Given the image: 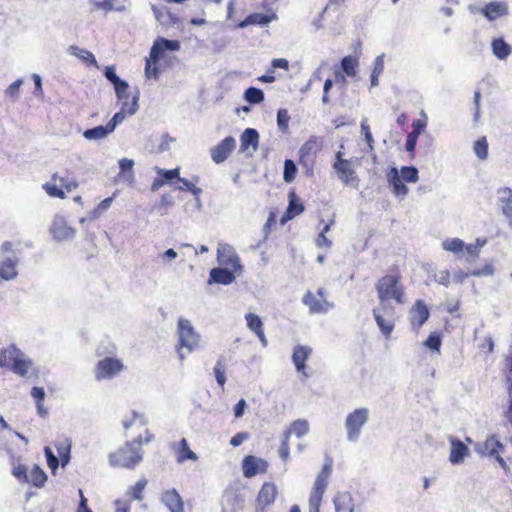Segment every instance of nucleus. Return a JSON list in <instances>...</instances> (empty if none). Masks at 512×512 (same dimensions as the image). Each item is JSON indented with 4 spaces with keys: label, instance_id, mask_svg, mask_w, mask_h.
I'll use <instances>...</instances> for the list:
<instances>
[{
    "label": "nucleus",
    "instance_id": "24",
    "mask_svg": "<svg viewBox=\"0 0 512 512\" xmlns=\"http://www.w3.org/2000/svg\"><path fill=\"white\" fill-rule=\"evenodd\" d=\"M327 483L328 482L319 479L315 480L313 491L309 498L310 512H319L321 501L327 487Z\"/></svg>",
    "mask_w": 512,
    "mask_h": 512
},
{
    "label": "nucleus",
    "instance_id": "2",
    "mask_svg": "<svg viewBox=\"0 0 512 512\" xmlns=\"http://www.w3.org/2000/svg\"><path fill=\"white\" fill-rule=\"evenodd\" d=\"M154 438L153 434L145 429V437L139 435L133 441L126 442L122 447L109 455L110 465L134 469L142 461L141 446L149 443Z\"/></svg>",
    "mask_w": 512,
    "mask_h": 512
},
{
    "label": "nucleus",
    "instance_id": "43",
    "mask_svg": "<svg viewBox=\"0 0 512 512\" xmlns=\"http://www.w3.org/2000/svg\"><path fill=\"white\" fill-rule=\"evenodd\" d=\"M31 396L36 402L38 413L41 416H45L47 411L43 407V401L45 398V391L42 387H33L31 390Z\"/></svg>",
    "mask_w": 512,
    "mask_h": 512
},
{
    "label": "nucleus",
    "instance_id": "36",
    "mask_svg": "<svg viewBox=\"0 0 512 512\" xmlns=\"http://www.w3.org/2000/svg\"><path fill=\"white\" fill-rule=\"evenodd\" d=\"M501 195L500 202L502 204V212L508 217L512 218V189L503 187L498 190Z\"/></svg>",
    "mask_w": 512,
    "mask_h": 512
},
{
    "label": "nucleus",
    "instance_id": "12",
    "mask_svg": "<svg viewBox=\"0 0 512 512\" xmlns=\"http://www.w3.org/2000/svg\"><path fill=\"white\" fill-rule=\"evenodd\" d=\"M303 303L309 307L311 313H326L332 306L327 301L322 288H319L316 293L308 291L303 296Z\"/></svg>",
    "mask_w": 512,
    "mask_h": 512
},
{
    "label": "nucleus",
    "instance_id": "25",
    "mask_svg": "<svg viewBox=\"0 0 512 512\" xmlns=\"http://www.w3.org/2000/svg\"><path fill=\"white\" fill-rule=\"evenodd\" d=\"M248 328L255 333L261 344L266 347L268 340L264 333L263 322L261 318L254 313H247L245 315Z\"/></svg>",
    "mask_w": 512,
    "mask_h": 512
},
{
    "label": "nucleus",
    "instance_id": "19",
    "mask_svg": "<svg viewBox=\"0 0 512 512\" xmlns=\"http://www.w3.org/2000/svg\"><path fill=\"white\" fill-rule=\"evenodd\" d=\"M289 204L281 218V223L284 224L294 217L304 212L305 207L303 202L299 199L294 190H291L288 194Z\"/></svg>",
    "mask_w": 512,
    "mask_h": 512
},
{
    "label": "nucleus",
    "instance_id": "5",
    "mask_svg": "<svg viewBox=\"0 0 512 512\" xmlns=\"http://www.w3.org/2000/svg\"><path fill=\"white\" fill-rule=\"evenodd\" d=\"M31 366L32 361L26 359L24 353L15 345L0 349V367L9 368L15 374L25 377Z\"/></svg>",
    "mask_w": 512,
    "mask_h": 512
},
{
    "label": "nucleus",
    "instance_id": "37",
    "mask_svg": "<svg viewBox=\"0 0 512 512\" xmlns=\"http://www.w3.org/2000/svg\"><path fill=\"white\" fill-rule=\"evenodd\" d=\"M121 102V109L128 114H134L138 109V95H130L129 89L125 91L123 97L118 98Z\"/></svg>",
    "mask_w": 512,
    "mask_h": 512
},
{
    "label": "nucleus",
    "instance_id": "29",
    "mask_svg": "<svg viewBox=\"0 0 512 512\" xmlns=\"http://www.w3.org/2000/svg\"><path fill=\"white\" fill-rule=\"evenodd\" d=\"M104 75L113 84L117 97H123L125 91L129 89V84L117 76L113 66L105 67Z\"/></svg>",
    "mask_w": 512,
    "mask_h": 512
},
{
    "label": "nucleus",
    "instance_id": "47",
    "mask_svg": "<svg viewBox=\"0 0 512 512\" xmlns=\"http://www.w3.org/2000/svg\"><path fill=\"white\" fill-rule=\"evenodd\" d=\"M336 512H353L351 499L345 495L337 496L334 499Z\"/></svg>",
    "mask_w": 512,
    "mask_h": 512
},
{
    "label": "nucleus",
    "instance_id": "4",
    "mask_svg": "<svg viewBox=\"0 0 512 512\" xmlns=\"http://www.w3.org/2000/svg\"><path fill=\"white\" fill-rule=\"evenodd\" d=\"M79 182L73 171L66 169L63 174L58 172L51 175V180L42 185L43 190L52 198L64 199L66 193L77 189Z\"/></svg>",
    "mask_w": 512,
    "mask_h": 512
},
{
    "label": "nucleus",
    "instance_id": "7",
    "mask_svg": "<svg viewBox=\"0 0 512 512\" xmlns=\"http://www.w3.org/2000/svg\"><path fill=\"white\" fill-rule=\"evenodd\" d=\"M343 152L335 154V161L332 165L338 179L346 186L357 187L360 179L357 176L352 160L344 159Z\"/></svg>",
    "mask_w": 512,
    "mask_h": 512
},
{
    "label": "nucleus",
    "instance_id": "31",
    "mask_svg": "<svg viewBox=\"0 0 512 512\" xmlns=\"http://www.w3.org/2000/svg\"><path fill=\"white\" fill-rule=\"evenodd\" d=\"M234 280V274L231 271L223 268H213L209 274L210 283L228 285L231 284Z\"/></svg>",
    "mask_w": 512,
    "mask_h": 512
},
{
    "label": "nucleus",
    "instance_id": "20",
    "mask_svg": "<svg viewBox=\"0 0 512 512\" xmlns=\"http://www.w3.org/2000/svg\"><path fill=\"white\" fill-rule=\"evenodd\" d=\"M161 501L170 512H184V502L175 489L164 491Z\"/></svg>",
    "mask_w": 512,
    "mask_h": 512
},
{
    "label": "nucleus",
    "instance_id": "46",
    "mask_svg": "<svg viewBox=\"0 0 512 512\" xmlns=\"http://www.w3.org/2000/svg\"><path fill=\"white\" fill-rule=\"evenodd\" d=\"M148 424V420L143 414H139L138 412H132V417L129 420L123 421V427L125 430H128L134 425H139L142 427H146Z\"/></svg>",
    "mask_w": 512,
    "mask_h": 512
},
{
    "label": "nucleus",
    "instance_id": "49",
    "mask_svg": "<svg viewBox=\"0 0 512 512\" xmlns=\"http://www.w3.org/2000/svg\"><path fill=\"white\" fill-rule=\"evenodd\" d=\"M245 99L250 103L257 104L264 100V93L259 88L249 87L245 91Z\"/></svg>",
    "mask_w": 512,
    "mask_h": 512
},
{
    "label": "nucleus",
    "instance_id": "3",
    "mask_svg": "<svg viewBox=\"0 0 512 512\" xmlns=\"http://www.w3.org/2000/svg\"><path fill=\"white\" fill-rule=\"evenodd\" d=\"M180 49V42L178 40H168L163 37H158L149 53V57L145 61V76L149 79H158L160 74L159 61L166 50L178 51Z\"/></svg>",
    "mask_w": 512,
    "mask_h": 512
},
{
    "label": "nucleus",
    "instance_id": "32",
    "mask_svg": "<svg viewBox=\"0 0 512 512\" xmlns=\"http://www.w3.org/2000/svg\"><path fill=\"white\" fill-rule=\"evenodd\" d=\"M241 145L240 150L246 151L250 146L253 147L254 150L257 149L259 143V133L257 130L253 128H247L244 130L240 137Z\"/></svg>",
    "mask_w": 512,
    "mask_h": 512
},
{
    "label": "nucleus",
    "instance_id": "38",
    "mask_svg": "<svg viewBox=\"0 0 512 512\" xmlns=\"http://www.w3.org/2000/svg\"><path fill=\"white\" fill-rule=\"evenodd\" d=\"M506 368V379L509 383V389L512 391V350L509 356L504 360ZM505 417L512 426V400L510 401L507 410L505 411Z\"/></svg>",
    "mask_w": 512,
    "mask_h": 512
},
{
    "label": "nucleus",
    "instance_id": "51",
    "mask_svg": "<svg viewBox=\"0 0 512 512\" xmlns=\"http://www.w3.org/2000/svg\"><path fill=\"white\" fill-rule=\"evenodd\" d=\"M147 485L146 479L139 480L134 486L129 489L131 499L141 501L143 500V491Z\"/></svg>",
    "mask_w": 512,
    "mask_h": 512
},
{
    "label": "nucleus",
    "instance_id": "14",
    "mask_svg": "<svg viewBox=\"0 0 512 512\" xmlns=\"http://www.w3.org/2000/svg\"><path fill=\"white\" fill-rule=\"evenodd\" d=\"M268 467L269 464L266 460L255 457L253 455H248L244 457L242 461L243 475L246 478H252L257 474L266 473Z\"/></svg>",
    "mask_w": 512,
    "mask_h": 512
},
{
    "label": "nucleus",
    "instance_id": "16",
    "mask_svg": "<svg viewBox=\"0 0 512 512\" xmlns=\"http://www.w3.org/2000/svg\"><path fill=\"white\" fill-rule=\"evenodd\" d=\"M235 139L231 136L224 138L211 149L212 160L219 164L224 162L235 149Z\"/></svg>",
    "mask_w": 512,
    "mask_h": 512
},
{
    "label": "nucleus",
    "instance_id": "54",
    "mask_svg": "<svg viewBox=\"0 0 512 512\" xmlns=\"http://www.w3.org/2000/svg\"><path fill=\"white\" fill-rule=\"evenodd\" d=\"M72 49L76 51L74 54L77 57H79L86 64L92 65V66H95V67L98 66L97 65V61L95 59V56L90 51L84 50V49H79L77 47H72Z\"/></svg>",
    "mask_w": 512,
    "mask_h": 512
},
{
    "label": "nucleus",
    "instance_id": "22",
    "mask_svg": "<svg viewBox=\"0 0 512 512\" xmlns=\"http://www.w3.org/2000/svg\"><path fill=\"white\" fill-rule=\"evenodd\" d=\"M482 14L489 20L494 21L508 14V5L505 2H489L481 10Z\"/></svg>",
    "mask_w": 512,
    "mask_h": 512
},
{
    "label": "nucleus",
    "instance_id": "42",
    "mask_svg": "<svg viewBox=\"0 0 512 512\" xmlns=\"http://www.w3.org/2000/svg\"><path fill=\"white\" fill-rule=\"evenodd\" d=\"M112 131L106 124L105 126H97L91 129H87L84 131L83 135L86 139L89 140H98L106 137Z\"/></svg>",
    "mask_w": 512,
    "mask_h": 512
},
{
    "label": "nucleus",
    "instance_id": "45",
    "mask_svg": "<svg viewBox=\"0 0 512 512\" xmlns=\"http://www.w3.org/2000/svg\"><path fill=\"white\" fill-rule=\"evenodd\" d=\"M474 152L480 160H485L488 157V142L485 136L479 138L474 143Z\"/></svg>",
    "mask_w": 512,
    "mask_h": 512
},
{
    "label": "nucleus",
    "instance_id": "56",
    "mask_svg": "<svg viewBox=\"0 0 512 512\" xmlns=\"http://www.w3.org/2000/svg\"><path fill=\"white\" fill-rule=\"evenodd\" d=\"M289 439H290V431H285L283 440L279 447V456L281 457V459L284 462H286L289 459V454H290Z\"/></svg>",
    "mask_w": 512,
    "mask_h": 512
},
{
    "label": "nucleus",
    "instance_id": "52",
    "mask_svg": "<svg viewBox=\"0 0 512 512\" xmlns=\"http://www.w3.org/2000/svg\"><path fill=\"white\" fill-rule=\"evenodd\" d=\"M296 172H297V168H296L295 163L290 159L285 160L284 173H283L284 181L287 183L292 182L295 179Z\"/></svg>",
    "mask_w": 512,
    "mask_h": 512
},
{
    "label": "nucleus",
    "instance_id": "40",
    "mask_svg": "<svg viewBox=\"0 0 512 512\" xmlns=\"http://www.w3.org/2000/svg\"><path fill=\"white\" fill-rule=\"evenodd\" d=\"M334 223H335V214L333 213L331 218L328 220L327 223H325L324 227L322 228V230L320 231L319 235L316 238V245L318 247H320V248L331 247L332 242L330 239H328L326 234L329 232L330 228L334 225Z\"/></svg>",
    "mask_w": 512,
    "mask_h": 512
},
{
    "label": "nucleus",
    "instance_id": "23",
    "mask_svg": "<svg viewBox=\"0 0 512 512\" xmlns=\"http://www.w3.org/2000/svg\"><path fill=\"white\" fill-rule=\"evenodd\" d=\"M312 353V349L309 346L297 345L293 349L292 361L298 372L305 373L306 361Z\"/></svg>",
    "mask_w": 512,
    "mask_h": 512
},
{
    "label": "nucleus",
    "instance_id": "28",
    "mask_svg": "<svg viewBox=\"0 0 512 512\" xmlns=\"http://www.w3.org/2000/svg\"><path fill=\"white\" fill-rule=\"evenodd\" d=\"M402 177L399 175L397 168L392 167L387 173V180L392 187V191L396 196H405L408 193L407 186L403 183Z\"/></svg>",
    "mask_w": 512,
    "mask_h": 512
},
{
    "label": "nucleus",
    "instance_id": "61",
    "mask_svg": "<svg viewBox=\"0 0 512 512\" xmlns=\"http://www.w3.org/2000/svg\"><path fill=\"white\" fill-rule=\"evenodd\" d=\"M214 374L217 383L223 388L226 382L225 372L221 361H218L214 367Z\"/></svg>",
    "mask_w": 512,
    "mask_h": 512
},
{
    "label": "nucleus",
    "instance_id": "33",
    "mask_svg": "<svg viewBox=\"0 0 512 512\" xmlns=\"http://www.w3.org/2000/svg\"><path fill=\"white\" fill-rule=\"evenodd\" d=\"M276 19L275 14L267 15L262 13H252L249 14L245 20L240 24L241 27L247 26V25H267L271 21Z\"/></svg>",
    "mask_w": 512,
    "mask_h": 512
},
{
    "label": "nucleus",
    "instance_id": "62",
    "mask_svg": "<svg viewBox=\"0 0 512 512\" xmlns=\"http://www.w3.org/2000/svg\"><path fill=\"white\" fill-rule=\"evenodd\" d=\"M383 71V61L381 57H377L375 68L371 74V85L376 86L378 84V77Z\"/></svg>",
    "mask_w": 512,
    "mask_h": 512
},
{
    "label": "nucleus",
    "instance_id": "34",
    "mask_svg": "<svg viewBox=\"0 0 512 512\" xmlns=\"http://www.w3.org/2000/svg\"><path fill=\"white\" fill-rule=\"evenodd\" d=\"M492 52L500 60L506 59L512 52V48L503 38H495L492 43Z\"/></svg>",
    "mask_w": 512,
    "mask_h": 512
},
{
    "label": "nucleus",
    "instance_id": "17",
    "mask_svg": "<svg viewBox=\"0 0 512 512\" xmlns=\"http://www.w3.org/2000/svg\"><path fill=\"white\" fill-rule=\"evenodd\" d=\"M410 324L419 329L429 318V309L423 300H416L410 310Z\"/></svg>",
    "mask_w": 512,
    "mask_h": 512
},
{
    "label": "nucleus",
    "instance_id": "6",
    "mask_svg": "<svg viewBox=\"0 0 512 512\" xmlns=\"http://www.w3.org/2000/svg\"><path fill=\"white\" fill-rule=\"evenodd\" d=\"M53 444H54L55 449H56V451L58 453V457H56L54 455L53 451L48 446H46L44 448V453H45V456L47 458L48 467L52 471H55L58 468L60 461H61V465L62 466H65L69 462V460H70V450H71V441H70V439L68 437L59 436L54 441Z\"/></svg>",
    "mask_w": 512,
    "mask_h": 512
},
{
    "label": "nucleus",
    "instance_id": "63",
    "mask_svg": "<svg viewBox=\"0 0 512 512\" xmlns=\"http://www.w3.org/2000/svg\"><path fill=\"white\" fill-rule=\"evenodd\" d=\"M479 350L485 354H490L494 350V341L491 336L485 337L478 345Z\"/></svg>",
    "mask_w": 512,
    "mask_h": 512
},
{
    "label": "nucleus",
    "instance_id": "8",
    "mask_svg": "<svg viewBox=\"0 0 512 512\" xmlns=\"http://www.w3.org/2000/svg\"><path fill=\"white\" fill-rule=\"evenodd\" d=\"M178 353L180 359L183 360L184 355L181 353V348L185 347L188 351H192L199 346L200 336L195 332L189 320L179 319L178 321Z\"/></svg>",
    "mask_w": 512,
    "mask_h": 512
},
{
    "label": "nucleus",
    "instance_id": "26",
    "mask_svg": "<svg viewBox=\"0 0 512 512\" xmlns=\"http://www.w3.org/2000/svg\"><path fill=\"white\" fill-rule=\"evenodd\" d=\"M172 449L178 463H183L186 460L196 461L198 459L197 455L190 449L185 438H182L178 443L173 444Z\"/></svg>",
    "mask_w": 512,
    "mask_h": 512
},
{
    "label": "nucleus",
    "instance_id": "57",
    "mask_svg": "<svg viewBox=\"0 0 512 512\" xmlns=\"http://www.w3.org/2000/svg\"><path fill=\"white\" fill-rule=\"evenodd\" d=\"M441 343V335L437 332H432L424 342L426 347L437 352L440 351Z\"/></svg>",
    "mask_w": 512,
    "mask_h": 512
},
{
    "label": "nucleus",
    "instance_id": "27",
    "mask_svg": "<svg viewBox=\"0 0 512 512\" xmlns=\"http://www.w3.org/2000/svg\"><path fill=\"white\" fill-rule=\"evenodd\" d=\"M402 177L399 175L397 168L392 167L387 173V180L392 187V191L396 196H405L408 193L407 186L403 183Z\"/></svg>",
    "mask_w": 512,
    "mask_h": 512
},
{
    "label": "nucleus",
    "instance_id": "55",
    "mask_svg": "<svg viewBox=\"0 0 512 512\" xmlns=\"http://www.w3.org/2000/svg\"><path fill=\"white\" fill-rule=\"evenodd\" d=\"M12 475L21 483H29L28 470L23 464H17L12 469Z\"/></svg>",
    "mask_w": 512,
    "mask_h": 512
},
{
    "label": "nucleus",
    "instance_id": "53",
    "mask_svg": "<svg viewBox=\"0 0 512 512\" xmlns=\"http://www.w3.org/2000/svg\"><path fill=\"white\" fill-rule=\"evenodd\" d=\"M465 247L464 242L459 238L448 239L443 242V248L453 253L461 252Z\"/></svg>",
    "mask_w": 512,
    "mask_h": 512
},
{
    "label": "nucleus",
    "instance_id": "41",
    "mask_svg": "<svg viewBox=\"0 0 512 512\" xmlns=\"http://www.w3.org/2000/svg\"><path fill=\"white\" fill-rule=\"evenodd\" d=\"M17 275L16 262L6 259L0 263V277L4 280H11Z\"/></svg>",
    "mask_w": 512,
    "mask_h": 512
},
{
    "label": "nucleus",
    "instance_id": "13",
    "mask_svg": "<svg viewBox=\"0 0 512 512\" xmlns=\"http://www.w3.org/2000/svg\"><path fill=\"white\" fill-rule=\"evenodd\" d=\"M278 495V489L273 482H264L256 497L257 511H263L266 507L272 505Z\"/></svg>",
    "mask_w": 512,
    "mask_h": 512
},
{
    "label": "nucleus",
    "instance_id": "11",
    "mask_svg": "<svg viewBox=\"0 0 512 512\" xmlns=\"http://www.w3.org/2000/svg\"><path fill=\"white\" fill-rule=\"evenodd\" d=\"M368 420V410L359 408L349 413L346 418L347 436L350 441H356L360 430Z\"/></svg>",
    "mask_w": 512,
    "mask_h": 512
},
{
    "label": "nucleus",
    "instance_id": "21",
    "mask_svg": "<svg viewBox=\"0 0 512 512\" xmlns=\"http://www.w3.org/2000/svg\"><path fill=\"white\" fill-rule=\"evenodd\" d=\"M451 444L449 461L452 464H459L469 455V448L459 439L451 437L449 439Z\"/></svg>",
    "mask_w": 512,
    "mask_h": 512
},
{
    "label": "nucleus",
    "instance_id": "39",
    "mask_svg": "<svg viewBox=\"0 0 512 512\" xmlns=\"http://www.w3.org/2000/svg\"><path fill=\"white\" fill-rule=\"evenodd\" d=\"M29 483L35 487L41 488L47 481V475L44 470L38 466L34 465L28 475Z\"/></svg>",
    "mask_w": 512,
    "mask_h": 512
},
{
    "label": "nucleus",
    "instance_id": "15",
    "mask_svg": "<svg viewBox=\"0 0 512 512\" xmlns=\"http://www.w3.org/2000/svg\"><path fill=\"white\" fill-rule=\"evenodd\" d=\"M321 148V142L318 137L311 136L299 150V162L305 166L312 164Z\"/></svg>",
    "mask_w": 512,
    "mask_h": 512
},
{
    "label": "nucleus",
    "instance_id": "50",
    "mask_svg": "<svg viewBox=\"0 0 512 512\" xmlns=\"http://www.w3.org/2000/svg\"><path fill=\"white\" fill-rule=\"evenodd\" d=\"M404 181L416 183L419 179L418 170L414 166H403L400 170Z\"/></svg>",
    "mask_w": 512,
    "mask_h": 512
},
{
    "label": "nucleus",
    "instance_id": "10",
    "mask_svg": "<svg viewBox=\"0 0 512 512\" xmlns=\"http://www.w3.org/2000/svg\"><path fill=\"white\" fill-rule=\"evenodd\" d=\"M124 369V364L120 359L106 357L97 362L95 366V378L97 380L112 379Z\"/></svg>",
    "mask_w": 512,
    "mask_h": 512
},
{
    "label": "nucleus",
    "instance_id": "48",
    "mask_svg": "<svg viewBox=\"0 0 512 512\" xmlns=\"http://www.w3.org/2000/svg\"><path fill=\"white\" fill-rule=\"evenodd\" d=\"M180 182V185L176 187V189L180 191H189L191 192L195 197H199V195L202 193V190L198 188L192 181L181 178L177 179Z\"/></svg>",
    "mask_w": 512,
    "mask_h": 512
},
{
    "label": "nucleus",
    "instance_id": "1",
    "mask_svg": "<svg viewBox=\"0 0 512 512\" xmlns=\"http://www.w3.org/2000/svg\"><path fill=\"white\" fill-rule=\"evenodd\" d=\"M375 289L380 307L373 309V316L381 333L385 338H389L396 321L395 307L389 301L392 300L398 305H403L407 301L406 289L402 283L399 266H391L388 272L377 280Z\"/></svg>",
    "mask_w": 512,
    "mask_h": 512
},
{
    "label": "nucleus",
    "instance_id": "64",
    "mask_svg": "<svg viewBox=\"0 0 512 512\" xmlns=\"http://www.w3.org/2000/svg\"><path fill=\"white\" fill-rule=\"evenodd\" d=\"M127 115H129V114L126 113L123 109H120L119 112L114 114V116L111 118V120L107 123L110 130L113 131L115 129L116 125L121 123Z\"/></svg>",
    "mask_w": 512,
    "mask_h": 512
},
{
    "label": "nucleus",
    "instance_id": "9",
    "mask_svg": "<svg viewBox=\"0 0 512 512\" xmlns=\"http://www.w3.org/2000/svg\"><path fill=\"white\" fill-rule=\"evenodd\" d=\"M504 445L498 440L495 435L488 436L485 441L482 443L481 447L478 449V452L493 457L501 468L506 472H510V468L507 462L502 457V453L504 452Z\"/></svg>",
    "mask_w": 512,
    "mask_h": 512
},
{
    "label": "nucleus",
    "instance_id": "44",
    "mask_svg": "<svg viewBox=\"0 0 512 512\" xmlns=\"http://www.w3.org/2000/svg\"><path fill=\"white\" fill-rule=\"evenodd\" d=\"M288 431H290V434L294 433L297 437H302L309 432V424L307 420L299 419L291 424Z\"/></svg>",
    "mask_w": 512,
    "mask_h": 512
},
{
    "label": "nucleus",
    "instance_id": "60",
    "mask_svg": "<svg viewBox=\"0 0 512 512\" xmlns=\"http://www.w3.org/2000/svg\"><path fill=\"white\" fill-rule=\"evenodd\" d=\"M484 244H485V240H483L481 243L479 242V240H477V244H469L464 247L466 253L470 257V260H474L475 258H477L479 256L480 249Z\"/></svg>",
    "mask_w": 512,
    "mask_h": 512
},
{
    "label": "nucleus",
    "instance_id": "35",
    "mask_svg": "<svg viewBox=\"0 0 512 512\" xmlns=\"http://www.w3.org/2000/svg\"><path fill=\"white\" fill-rule=\"evenodd\" d=\"M341 67L346 76L352 78L356 77L359 67L358 56L348 55L343 57L341 60Z\"/></svg>",
    "mask_w": 512,
    "mask_h": 512
},
{
    "label": "nucleus",
    "instance_id": "58",
    "mask_svg": "<svg viewBox=\"0 0 512 512\" xmlns=\"http://www.w3.org/2000/svg\"><path fill=\"white\" fill-rule=\"evenodd\" d=\"M289 121L290 116L288 111L286 109H279L277 112V124L282 132H286L288 130Z\"/></svg>",
    "mask_w": 512,
    "mask_h": 512
},
{
    "label": "nucleus",
    "instance_id": "18",
    "mask_svg": "<svg viewBox=\"0 0 512 512\" xmlns=\"http://www.w3.org/2000/svg\"><path fill=\"white\" fill-rule=\"evenodd\" d=\"M50 232L58 241L72 239L75 235V229L69 226L63 218H56L53 221Z\"/></svg>",
    "mask_w": 512,
    "mask_h": 512
},
{
    "label": "nucleus",
    "instance_id": "59",
    "mask_svg": "<svg viewBox=\"0 0 512 512\" xmlns=\"http://www.w3.org/2000/svg\"><path fill=\"white\" fill-rule=\"evenodd\" d=\"M157 173L159 176H161L164 179L165 183L170 182L174 179H180V168L179 167L170 169V170L159 169Z\"/></svg>",
    "mask_w": 512,
    "mask_h": 512
},
{
    "label": "nucleus",
    "instance_id": "30",
    "mask_svg": "<svg viewBox=\"0 0 512 512\" xmlns=\"http://www.w3.org/2000/svg\"><path fill=\"white\" fill-rule=\"evenodd\" d=\"M155 19L163 26H173L179 22V17L164 7L152 6Z\"/></svg>",
    "mask_w": 512,
    "mask_h": 512
}]
</instances>
